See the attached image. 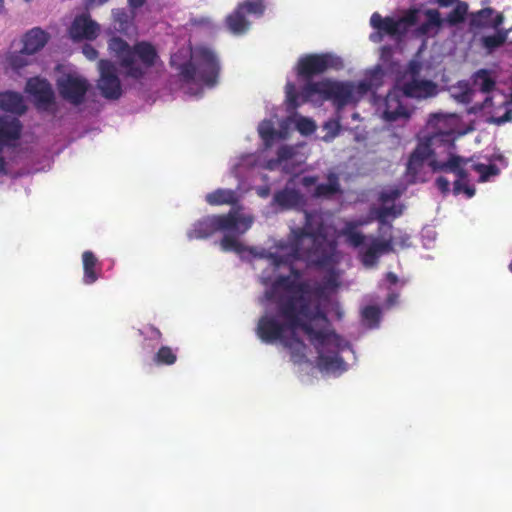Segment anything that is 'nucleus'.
<instances>
[{
    "mask_svg": "<svg viewBox=\"0 0 512 512\" xmlns=\"http://www.w3.org/2000/svg\"><path fill=\"white\" fill-rule=\"evenodd\" d=\"M400 194L396 188L384 189L378 205L365 219L341 220L322 213L305 214L304 234L298 238L303 245L302 262L319 266L324 273V282L312 284L302 274V293L310 309L315 310L317 320H309L307 329L298 328V340L305 347L299 349V355L306 354L311 358L298 366L299 369L315 367L324 374L338 376L348 370L347 361L355 359L349 342L336 333L327 320V315L341 319L344 314L341 305L330 297L342 284L340 270L336 268L341 258L336 249V238L343 237L355 248L366 268L375 266L383 254L395 247L408 246L409 234L392 231L389 225V221L402 214L403 206L396 202Z\"/></svg>",
    "mask_w": 512,
    "mask_h": 512,
    "instance_id": "nucleus-1",
    "label": "nucleus"
},
{
    "mask_svg": "<svg viewBox=\"0 0 512 512\" xmlns=\"http://www.w3.org/2000/svg\"><path fill=\"white\" fill-rule=\"evenodd\" d=\"M254 217L241 207L232 208L227 214L210 215L194 222L187 229L190 240L205 239L220 231L223 237L219 242L224 252H234L242 258L251 256L267 263L260 279L265 285L263 303L264 314L260 317L256 333L262 342L283 345L296 366L311 360L306 354L299 355V349L305 347L298 340V328L315 321V310L306 302L303 292L302 274L298 272L302 262L303 245L298 241L304 234V227H291L287 241H277L268 249L248 248L240 236L252 226Z\"/></svg>",
    "mask_w": 512,
    "mask_h": 512,
    "instance_id": "nucleus-2",
    "label": "nucleus"
},
{
    "mask_svg": "<svg viewBox=\"0 0 512 512\" xmlns=\"http://www.w3.org/2000/svg\"><path fill=\"white\" fill-rule=\"evenodd\" d=\"M467 131V126L456 113L441 111L431 114L426 125L427 135L421 139L407 164L410 181H425L430 171L453 172L456 176L454 193L471 198L475 189L468 175L470 171L482 183L497 177L508 165L507 158L500 150L493 148L470 159L454 154V141Z\"/></svg>",
    "mask_w": 512,
    "mask_h": 512,
    "instance_id": "nucleus-3",
    "label": "nucleus"
},
{
    "mask_svg": "<svg viewBox=\"0 0 512 512\" xmlns=\"http://www.w3.org/2000/svg\"><path fill=\"white\" fill-rule=\"evenodd\" d=\"M304 144L283 145L277 151V159L262 161L257 153L242 154L230 160L229 173L238 180L237 190L219 188L205 195V201L212 206L233 205L240 199L238 190L242 189V178L249 170L266 169L269 171L284 170L295 174L285 188L276 193L273 205L280 209L297 208L304 204L307 195L315 197H332L339 192V184L334 175H329L327 184L316 185V179L309 176H298L297 169L305 162L306 154L301 150ZM263 180L266 174L258 171Z\"/></svg>",
    "mask_w": 512,
    "mask_h": 512,
    "instance_id": "nucleus-4",
    "label": "nucleus"
},
{
    "mask_svg": "<svg viewBox=\"0 0 512 512\" xmlns=\"http://www.w3.org/2000/svg\"><path fill=\"white\" fill-rule=\"evenodd\" d=\"M384 73L383 67L376 65L367 69L360 80L324 78L308 81L300 92L293 83H287L286 100L293 109L304 103L321 106L325 101L330 100L339 112L345 107H355L372 88L381 84Z\"/></svg>",
    "mask_w": 512,
    "mask_h": 512,
    "instance_id": "nucleus-5",
    "label": "nucleus"
},
{
    "mask_svg": "<svg viewBox=\"0 0 512 512\" xmlns=\"http://www.w3.org/2000/svg\"><path fill=\"white\" fill-rule=\"evenodd\" d=\"M170 66L176 72L183 91L193 96H199L204 87L213 86L220 71L214 50L191 39L178 44L171 54Z\"/></svg>",
    "mask_w": 512,
    "mask_h": 512,
    "instance_id": "nucleus-6",
    "label": "nucleus"
},
{
    "mask_svg": "<svg viewBox=\"0 0 512 512\" xmlns=\"http://www.w3.org/2000/svg\"><path fill=\"white\" fill-rule=\"evenodd\" d=\"M370 25L375 30L370 35V40L380 42L384 35L400 37L413 25H418L419 35L434 36L442 25V19L436 9H411L399 17L383 18L380 14L374 13L370 18Z\"/></svg>",
    "mask_w": 512,
    "mask_h": 512,
    "instance_id": "nucleus-7",
    "label": "nucleus"
},
{
    "mask_svg": "<svg viewBox=\"0 0 512 512\" xmlns=\"http://www.w3.org/2000/svg\"><path fill=\"white\" fill-rule=\"evenodd\" d=\"M108 50L119 62L124 74L133 79L143 78L151 68L161 64L156 48L145 41L138 42L133 47L119 37H111Z\"/></svg>",
    "mask_w": 512,
    "mask_h": 512,
    "instance_id": "nucleus-8",
    "label": "nucleus"
},
{
    "mask_svg": "<svg viewBox=\"0 0 512 512\" xmlns=\"http://www.w3.org/2000/svg\"><path fill=\"white\" fill-rule=\"evenodd\" d=\"M316 129L317 124L313 119L298 113H293L283 120H279L276 116L266 118L258 125V134L264 145L259 155L262 157L266 150L277 142L289 139L295 130L302 136H309Z\"/></svg>",
    "mask_w": 512,
    "mask_h": 512,
    "instance_id": "nucleus-9",
    "label": "nucleus"
},
{
    "mask_svg": "<svg viewBox=\"0 0 512 512\" xmlns=\"http://www.w3.org/2000/svg\"><path fill=\"white\" fill-rule=\"evenodd\" d=\"M371 106L373 115L388 126L405 125L415 110L396 82L386 95H374Z\"/></svg>",
    "mask_w": 512,
    "mask_h": 512,
    "instance_id": "nucleus-10",
    "label": "nucleus"
},
{
    "mask_svg": "<svg viewBox=\"0 0 512 512\" xmlns=\"http://www.w3.org/2000/svg\"><path fill=\"white\" fill-rule=\"evenodd\" d=\"M407 98L426 100L440 92L437 76L431 74L429 68L418 60H412L405 73L396 79Z\"/></svg>",
    "mask_w": 512,
    "mask_h": 512,
    "instance_id": "nucleus-11",
    "label": "nucleus"
},
{
    "mask_svg": "<svg viewBox=\"0 0 512 512\" xmlns=\"http://www.w3.org/2000/svg\"><path fill=\"white\" fill-rule=\"evenodd\" d=\"M343 68V59L332 52L303 55L298 59L295 66L298 75L306 78L328 70L339 71Z\"/></svg>",
    "mask_w": 512,
    "mask_h": 512,
    "instance_id": "nucleus-12",
    "label": "nucleus"
},
{
    "mask_svg": "<svg viewBox=\"0 0 512 512\" xmlns=\"http://www.w3.org/2000/svg\"><path fill=\"white\" fill-rule=\"evenodd\" d=\"M21 124L12 116H0V177L8 172L7 159L19 145Z\"/></svg>",
    "mask_w": 512,
    "mask_h": 512,
    "instance_id": "nucleus-13",
    "label": "nucleus"
},
{
    "mask_svg": "<svg viewBox=\"0 0 512 512\" xmlns=\"http://www.w3.org/2000/svg\"><path fill=\"white\" fill-rule=\"evenodd\" d=\"M57 86L61 96L72 104H79L89 88L87 80L70 66H61Z\"/></svg>",
    "mask_w": 512,
    "mask_h": 512,
    "instance_id": "nucleus-14",
    "label": "nucleus"
},
{
    "mask_svg": "<svg viewBox=\"0 0 512 512\" xmlns=\"http://www.w3.org/2000/svg\"><path fill=\"white\" fill-rule=\"evenodd\" d=\"M98 70L100 77L97 87L101 95L110 100L120 98L123 89L115 65L109 60H100L98 62Z\"/></svg>",
    "mask_w": 512,
    "mask_h": 512,
    "instance_id": "nucleus-15",
    "label": "nucleus"
},
{
    "mask_svg": "<svg viewBox=\"0 0 512 512\" xmlns=\"http://www.w3.org/2000/svg\"><path fill=\"white\" fill-rule=\"evenodd\" d=\"M101 32V26L89 14L77 15L68 28L73 42L94 41Z\"/></svg>",
    "mask_w": 512,
    "mask_h": 512,
    "instance_id": "nucleus-16",
    "label": "nucleus"
},
{
    "mask_svg": "<svg viewBox=\"0 0 512 512\" xmlns=\"http://www.w3.org/2000/svg\"><path fill=\"white\" fill-rule=\"evenodd\" d=\"M25 91L39 108L47 110L52 105L54 92L45 79L40 77L30 78L26 83Z\"/></svg>",
    "mask_w": 512,
    "mask_h": 512,
    "instance_id": "nucleus-17",
    "label": "nucleus"
},
{
    "mask_svg": "<svg viewBox=\"0 0 512 512\" xmlns=\"http://www.w3.org/2000/svg\"><path fill=\"white\" fill-rule=\"evenodd\" d=\"M451 97L462 104H471L476 106L477 99L480 97V89L474 84L471 86L467 81L461 80L449 87Z\"/></svg>",
    "mask_w": 512,
    "mask_h": 512,
    "instance_id": "nucleus-18",
    "label": "nucleus"
},
{
    "mask_svg": "<svg viewBox=\"0 0 512 512\" xmlns=\"http://www.w3.org/2000/svg\"><path fill=\"white\" fill-rule=\"evenodd\" d=\"M49 34L41 28L35 27L27 31L23 38V51L33 55L40 51L48 42Z\"/></svg>",
    "mask_w": 512,
    "mask_h": 512,
    "instance_id": "nucleus-19",
    "label": "nucleus"
},
{
    "mask_svg": "<svg viewBox=\"0 0 512 512\" xmlns=\"http://www.w3.org/2000/svg\"><path fill=\"white\" fill-rule=\"evenodd\" d=\"M83 278L86 285L95 283L100 277L101 264L97 256L90 250H86L81 255Z\"/></svg>",
    "mask_w": 512,
    "mask_h": 512,
    "instance_id": "nucleus-20",
    "label": "nucleus"
},
{
    "mask_svg": "<svg viewBox=\"0 0 512 512\" xmlns=\"http://www.w3.org/2000/svg\"><path fill=\"white\" fill-rule=\"evenodd\" d=\"M503 20L502 14L496 13L491 8H485L472 15L471 24L478 28L498 29Z\"/></svg>",
    "mask_w": 512,
    "mask_h": 512,
    "instance_id": "nucleus-21",
    "label": "nucleus"
},
{
    "mask_svg": "<svg viewBox=\"0 0 512 512\" xmlns=\"http://www.w3.org/2000/svg\"><path fill=\"white\" fill-rule=\"evenodd\" d=\"M247 12L238 5L225 20L228 30L234 35H242L250 28V21L246 16Z\"/></svg>",
    "mask_w": 512,
    "mask_h": 512,
    "instance_id": "nucleus-22",
    "label": "nucleus"
},
{
    "mask_svg": "<svg viewBox=\"0 0 512 512\" xmlns=\"http://www.w3.org/2000/svg\"><path fill=\"white\" fill-rule=\"evenodd\" d=\"M0 109L16 114L25 111L26 105L23 96L14 91H4L0 93Z\"/></svg>",
    "mask_w": 512,
    "mask_h": 512,
    "instance_id": "nucleus-23",
    "label": "nucleus"
},
{
    "mask_svg": "<svg viewBox=\"0 0 512 512\" xmlns=\"http://www.w3.org/2000/svg\"><path fill=\"white\" fill-rule=\"evenodd\" d=\"M29 54L21 51L7 52L2 59V65L5 70H12L16 73L30 64L28 59Z\"/></svg>",
    "mask_w": 512,
    "mask_h": 512,
    "instance_id": "nucleus-24",
    "label": "nucleus"
},
{
    "mask_svg": "<svg viewBox=\"0 0 512 512\" xmlns=\"http://www.w3.org/2000/svg\"><path fill=\"white\" fill-rule=\"evenodd\" d=\"M495 33L484 35L481 37L480 42L487 54H492L498 48L502 47L508 38V30L495 29Z\"/></svg>",
    "mask_w": 512,
    "mask_h": 512,
    "instance_id": "nucleus-25",
    "label": "nucleus"
},
{
    "mask_svg": "<svg viewBox=\"0 0 512 512\" xmlns=\"http://www.w3.org/2000/svg\"><path fill=\"white\" fill-rule=\"evenodd\" d=\"M113 25L116 31L130 35L134 30L132 17L124 9L112 10Z\"/></svg>",
    "mask_w": 512,
    "mask_h": 512,
    "instance_id": "nucleus-26",
    "label": "nucleus"
},
{
    "mask_svg": "<svg viewBox=\"0 0 512 512\" xmlns=\"http://www.w3.org/2000/svg\"><path fill=\"white\" fill-rule=\"evenodd\" d=\"M154 361L159 365H173L177 361V352L169 346H162L156 352Z\"/></svg>",
    "mask_w": 512,
    "mask_h": 512,
    "instance_id": "nucleus-27",
    "label": "nucleus"
},
{
    "mask_svg": "<svg viewBox=\"0 0 512 512\" xmlns=\"http://www.w3.org/2000/svg\"><path fill=\"white\" fill-rule=\"evenodd\" d=\"M341 125H340V119H330L326 121L322 126V131L325 133L321 140L324 142H331L333 141L340 132Z\"/></svg>",
    "mask_w": 512,
    "mask_h": 512,
    "instance_id": "nucleus-28",
    "label": "nucleus"
},
{
    "mask_svg": "<svg viewBox=\"0 0 512 512\" xmlns=\"http://www.w3.org/2000/svg\"><path fill=\"white\" fill-rule=\"evenodd\" d=\"M362 320L369 328H374L380 321V310L377 306L367 305L362 309Z\"/></svg>",
    "mask_w": 512,
    "mask_h": 512,
    "instance_id": "nucleus-29",
    "label": "nucleus"
},
{
    "mask_svg": "<svg viewBox=\"0 0 512 512\" xmlns=\"http://www.w3.org/2000/svg\"><path fill=\"white\" fill-rule=\"evenodd\" d=\"M239 6L248 14L261 17L266 9L265 0H243Z\"/></svg>",
    "mask_w": 512,
    "mask_h": 512,
    "instance_id": "nucleus-30",
    "label": "nucleus"
},
{
    "mask_svg": "<svg viewBox=\"0 0 512 512\" xmlns=\"http://www.w3.org/2000/svg\"><path fill=\"white\" fill-rule=\"evenodd\" d=\"M468 11L466 3L459 2L456 7L450 12L448 16V22L451 24H457L464 20Z\"/></svg>",
    "mask_w": 512,
    "mask_h": 512,
    "instance_id": "nucleus-31",
    "label": "nucleus"
},
{
    "mask_svg": "<svg viewBox=\"0 0 512 512\" xmlns=\"http://www.w3.org/2000/svg\"><path fill=\"white\" fill-rule=\"evenodd\" d=\"M82 53L88 60L91 61L95 60L98 57V51L89 44L84 45V47L82 48Z\"/></svg>",
    "mask_w": 512,
    "mask_h": 512,
    "instance_id": "nucleus-32",
    "label": "nucleus"
},
{
    "mask_svg": "<svg viewBox=\"0 0 512 512\" xmlns=\"http://www.w3.org/2000/svg\"><path fill=\"white\" fill-rule=\"evenodd\" d=\"M449 183V180L444 177H439L436 180V185L442 192H446L449 189Z\"/></svg>",
    "mask_w": 512,
    "mask_h": 512,
    "instance_id": "nucleus-33",
    "label": "nucleus"
},
{
    "mask_svg": "<svg viewBox=\"0 0 512 512\" xmlns=\"http://www.w3.org/2000/svg\"><path fill=\"white\" fill-rule=\"evenodd\" d=\"M107 1L108 0H87L86 5H87V7L92 8V7L103 5Z\"/></svg>",
    "mask_w": 512,
    "mask_h": 512,
    "instance_id": "nucleus-34",
    "label": "nucleus"
},
{
    "mask_svg": "<svg viewBox=\"0 0 512 512\" xmlns=\"http://www.w3.org/2000/svg\"><path fill=\"white\" fill-rule=\"evenodd\" d=\"M256 191L260 197H267L270 193V188L268 186L259 187L256 189Z\"/></svg>",
    "mask_w": 512,
    "mask_h": 512,
    "instance_id": "nucleus-35",
    "label": "nucleus"
},
{
    "mask_svg": "<svg viewBox=\"0 0 512 512\" xmlns=\"http://www.w3.org/2000/svg\"><path fill=\"white\" fill-rule=\"evenodd\" d=\"M146 0H128L130 7L138 8L145 3Z\"/></svg>",
    "mask_w": 512,
    "mask_h": 512,
    "instance_id": "nucleus-36",
    "label": "nucleus"
},
{
    "mask_svg": "<svg viewBox=\"0 0 512 512\" xmlns=\"http://www.w3.org/2000/svg\"><path fill=\"white\" fill-rule=\"evenodd\" d=\"M386 280L392 284H395L398 281L397 276L393 273L387 274Z\"/></svg>",
    "mask_w": 512,
    "mask_h": 512,
    "instance_id": "nucleus-37",
    "label": "nucleus"
},
{
    "mask_svg": "<svg viewBox=\"0 0 512 512\" xmlns=\"http://www.w3.org/2000/svg\"><path fill=\"white\" fill-rule=\"evenodd\" d=\"M457 0H437L438 4L441 5V6H449L451 4H453L454 2H456Z\"/></svg>",
    "mask_w": 512,
    "mask_h": 512,
    "instance_id": "nucleus-38",
    "label": "nucleus"
},
{
    "mask_svg": "<svg viewBox=\"0 0 512 512\" xmlns=\"http://www.w3.org/2000/svg\"><path fill=\"white\" fill-rule=\"evenodd\" d=\"M387 53H388V49L383 48L382 52H381V59H382L383 63H385L387 61Z\"/></svg>",
    "mask_w": 512,
    "mask_h": 512,
    "instance_id": "nucleus-39",
    "label": "nucleus"
},
{
    "mask_svg": "<svg viewBox=\"0 0 512 512\" xmlns=\"http://www.w3.org/2000/svg\"><path fill=\"white\" fill-rule=\"evenodd\" d=\"M396 295L392 294L387 300V306H392L395 303Z\"/></svg>",
    "mask_w": 512,
    "mask_h": 512,
    "instance_id": "nucleus-40",
    "label": "nucleus"
},
{
    "mask_svg": "<svg viewBox=\"0 0 512 512\" xmlns=\"http://www.w3.org/2000/svg\"><path fill=\"white\" fill-rule=\"evenodd\" d=\"M151 337H160V332L157 329L151 328Z\"/></svg>",
    "mask_w": 512,
    "mask_h": 512,
    "instance_id": "nucleus-41",
    "label": "nucleus"
},
{
    "mask_svg": "<svg viewBox=\"0 0 512 512\" xmlns=\"http://www.w3.org/2000/svg\"><path fill=\"white\" fill-rule=\"evenodd\" d=\"M4 3H5V0H0V13H2L4 11V7H5Z\"/></svg>",
    "mask_w": 512,
    "mask_h": 512,
    "instance_id": "nucleus-42",
    "label": "nucleus"
},
{
    "mask_svg": "<svg viewBox=\"0 0 512 512\" xmlns=\"http://www.w3.org/2000/svg\"><path fill=\"white\" fill-rule=\"evenodd\" d=\"M353 118H354V119H358V118H359V114H358V113H354V114H353Z\"/></svg>",
    "mask_w": 512,
    "mask_h": 512,
    "instance_id": "nucleus-43",
    "label": "nucleus"
},
{
    "mask_svg": "<svg viewBox=\"0 0 512 512\" xmlns=\"http://www.w3.org/2000/svg\"><path fill=\"white\" fill-rule=\"evenodd\" d=\"M508 268H509V271L512 273V262L509 264Z\"/></svg>",
    "mask_w": 512,
    "mask_h": 512,
    "instance_id": "nucleus-44",
    "label": "nucleus"
}]
</instances>
